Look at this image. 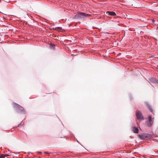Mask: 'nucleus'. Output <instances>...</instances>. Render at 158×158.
Instances as JSON below:
<instances>
[{"mask_svg":"<svg viewBox=\"0 0 158 158\" xmlns=\"http://www.w3.org/2000/svg\"><path fill=\"white\" fill-rule=\"evenodd\" d=\"M13 105L16 109V111L18 113H24L25 112L24 109L23 108L18 104L14 102Z\"/></svg>","mask_w":158,"mask_h":158,"instance_id":"1","label":"nucleus"},{"mask_svg":"<svg viewBox=\"0 0 158 158\" xmlns=\"http://www.w3.org/2000/svg\"><path fill=\"white\" fill-rule=\"evenodd\" d=\"M91 15L86 14L83 12L78 13L75 15V17L77 19H84L86 17L90 16Z\"/></svg>","mask_w":158,"mask_h":158,"instance_id":"2","label":"nucleus"},{"mask_svg":"<svg viewBox=\"0 0 158 158\" xmlns=\"http://www.w3.org/2000/svg\"><path fill=\"white\" fill-rule=\"evenodd\" d=\"M139 138L141 139H144L147 138H151L152 135L147 134H143L139 135Z\"/></svg>","mask_w":158,"mask_h":158,"instance_id":"3","label":"nucleus"},{"mask_svg":"<svg viewBox=\"0 0 158 158\" xmlns=\"http://www.w3.org/2000/svg\"><path fill=\"white\" fill-rule=\"evenodd\" d=\"M136 116L138 119L142 120H144L143 117L141 112L139 110H137L136 112Z\"/></svg>","mask_w":158,"mask_h":158,"instance_id":"4","label":"nucleus"},{"mask_svg":"<svg viewBox=\"0 0 158 158\" xmlns=\"http://www.w3.org/2000/svg\"><path fill=\"white\" fill-rule=\"evenodd\" d=\"M153 122L152 119V117L149 116L148 117V120L147 122L146 125L148 127H150L152 126Z\"/></svg>","mask_w":158,"mask_h":158,"instance_id":"5","label":"nucleus"},{"mask_svg":"<svg viewBox=\"0 0 158 158\" xmlns=\"http://www.w3.org/2000/svg\"><path fill=\"white\" fill-rule=\"evenodd\" d=\"M150 81L152 83L158 84V80L155 78H151L150 79Z\"/></svg>","mask_w":158,"mask_h":158,"instance_id":"6","label":"nucleus"},{"mask_svg":"<svg viewBox=\"0 0 158 158\" xmlns=\"http://www.w3.org/2000/svg\"><path fill=\"white\" fill-rule=\"evenodd\" d=\"M106 14H108V15H111V16H114L116 15V13L114 12H113V11H107L106 12Z\"/></svg>","mask_w":158,"mask_h":158,"instance_id":"7","label":"nucleus"},{"mask_svg":"<svg viewBox=\"0 0 158 158\" xmlns=\"http://www.w3.org/2000/svg\"><path fill=\"white\" fill-rule=\"evenodd\" d=\"M132 130L133 132L136 133H138L139 132V130L138 128L135 127H133Z\"/></svg>","mask_w":158,"mask_h":158,"instance_id":"8","label":"nucleus"},{"mask_svg":"<svg viewBox=\"0 0 158 158\" xmlns=\"http://www.w3.org/2000/svg\"><path fill=\"white\" fill-rule=\"evenodd\" d=\"M55 30L58 31H63V29H62L60 27H55Z\"/></svg>","mask_w":158,"mask_h":158,"instance_id":"9","label":"nucleus"},{"mask_svg":"<svg viewBox=\"0 0 158 158\" xmlns=\"http://www.w3.org/2000/svg\"><path fill=\"white\" fill-rule=\"evenodd\" d=\"M146 106H147V107L148 108L149 110L151 111L152 112L153 110L151 107L147 103H145Z\"/></svg>","mask_w":158,"mask_h":158,"instance_id":"10","label":"nucleus"},{"mask_svg":"<svg viewBox=\"0 0 158 158\" xmlns=\"http://www.w3.org/2000/svg\"><path fill=\"white\" fill-rule=\"evenodd\" d=\"M0 158H5L4 154H0Z\"/></svg>","mask_w":158,"mask_h":158,"instance_id":"11","label":"nucleus"},{"mask_svg":"<svg viewBox=\"0 0 158 158\" xmlns=\"http://www.w3.org/2000/svg\"><path fill=\"white\" fill-rule=\"evenodd\" d=\"M51 153L50 152H44V154H49L50 153Z\"/></svg>","mask_w":158,"mask_h":158,"instance_id":"12","label":"nucleus"},{"mask_svg":"<svg viewBox=\"0 0 158 158\" xmlns=\"http://www.w3.org/2000/svg\"><path fill=\"white\" fill-rule=\"evenodd\" d=\"M4 157H6V156H9V155H7L6 154H4Z\"/></svg>","mask_w":158,"mask_h":158,"instance_id":"13","label":"nucleus"},{"mask_svg":"<svg viewBox=\"0 0 158 158\" xmlns=\"http://www.w3.org/2000/svg\"><path fill=\"white\" fill-rule=\"evenodd\" d=\"M51 46H52V47L53 48H54L55 46V45L53 44H51Z\"/></svg>","mask_w":158,"mask_h":158,"instance_id":"14","label":"nucleus"},{"mask_svg":"<svg viewBox=\"0 0 158 158\" xmlns=\"http://www.w3.org/2000/svg\"><path fill=\"white\" fill-rule=\"evenodd\" d=\"M38 152L39 153H42V152Z\"/></svg>","mask_w":158,"mask_h":158,"instance_id":"15","label":"nucleus"},{"mask_svg":"<svg viewBox=\"0 0 158 158\" xmlns=\"http://www.w3.org/2000/svg\"><path fill=\"white\" fill-rule=\"evenodd\" d=\"M53 29H54V30H55V28L53 27Z\"/></svg>","mask_w":158,"mask_h":158,"instance_id":"16","label":"nucleus"}]
</instances>
